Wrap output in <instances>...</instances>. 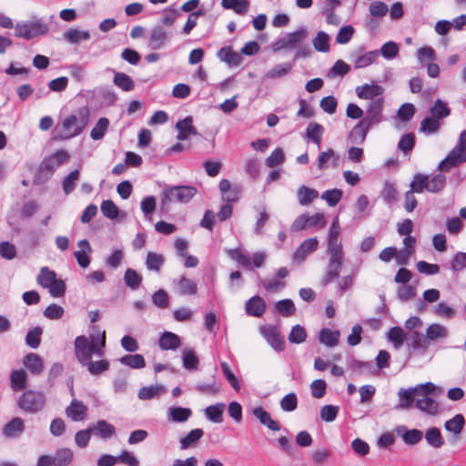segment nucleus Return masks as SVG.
Returning a JSON list of instances; mask_svg holds the SVG:
<instances>
[{
	"label": "nucleus",
	"instance_id": "9d476101",
	"mask_svg": "<svg viewBox=\"0 0 466 466\" xmlns=\"http://www.w3.org/2000/svg\"><path fill=\"white\" fill-rule=\"evenodd\" d=\"M218 58L228 67H237L243 62L240 53L235 52L231 46H223L217 52Z\"/></svg>",
	"mask_w": 466,
	"mask_h": 466
},
{
	"label": "nucleus",
	"instance_id": "e433bc0d",
	"mask_svg": "<svg viewBox=\"0 0 466 466\" xmlns=\"http://www.w3.org/2000/svg\"><path fill=\"white\" fill-rule=\"evenodd\" d=\"M225 408L226 405L223 402L206 407V418L214 423H221Z\"/></svg>",
	"mask_w": 466,
	"mask_h": 466
},
{
	"label": "nucleus",
	"instance_id": "5fc2aeb1",
	"mask_svg": "<svg viewBox=\"0 0 466 466\" xmlns=\"http://www.w3.org/2000/svg\"><path fill=\"white\" fill-rule=\"evenodd\" d=\"M56 279V272L54 270H50L47 267H44L41 268L40 273L37 276V283L43 288H48Z\"/></svg>",
	"mask_w": 466,
	"mask_h": 466
},
{
	"label": "nucleus",
	"instance_id": "8fccbe9b",
	"mask_svg": "<svg viewBox=\"0 0 466 466\" xmlns=\"http://www.w3.org/2000/svg\"><path fill=\"white\" fill-rule=\"evenodd\" d=\"M142 279V276L132 268H127L124 274L125 284L131 289H137L141 285Z\"/></svg>",
	"mask_w": 466,
	"mask_h": 466
},
{
	"label": "nucleus",
	"instance_id": "f03ea898",
	"mask_svg": "<svg viewBox=\"0 0 466 466\" xmlns=\"http://www.w3.org/2000/svg\"><path fill=\"white\" fill-rule=\"evenodd\" d=\"M46 402L44 392L34 390H25L17 400V406L20 410L30 414L40 412Z\"/></svg>",
	"mask_w": 466,
	"mask_h": 466
},
{
	"label": "nucleus",
	"instance_id": "f8f14e48",
	"mask_svg": "<svg viewBox=\"0 0 466 466\" xmlns=\"http://www.w3.org/2000/svg\"><path fill=\"white\" fill-rule=\"evenodd\" d=\"M463 161H466V157H462V153L453 148L449 155L440 162L438 169L441 172H448L451 167L460 166Z\"/></svg>",
	"mask_w": 466,
	"mask_h": 466
},
{
	"label": "nucleus",
	"instance_id": "4c0bfd02",
	"mask_svg": "<svg viewBox=\"0 0 466 466\" xmlns=\"http://www.w3.org/2000/svg\"><path fill=\"white\" fill-rule=\"evenodd\" d=\"M221 5L224 9L233 10L238 15L247 14L249 7L248 0H222Z\"/></svg>",
	"mask_w": 466,
	"mask_h": 466
},
{
	"label": "nucleus",
	"instance_id": "37998d69",
	"mask_svg": "<svg viewBox=\"0 0 466 466\" xmlns=\"http://www.w3.org/2000/svg\"><path fill=\"white\" fill-rule=\"evenodd\" d=\"M431 116L437 120L447 117L451 114V109L445 102L441 99H437L434 105L430 108Z\"/></svg>",
	"mask_w": 466,
	"mask_h": 466
},
{
	"label": "nucleus",
	"instance_id": "2f4dec72",
	"mask_svg": "<svg viewBox=\"0 0 466 466\" xmlns=\"http://www.w3.org/2000/svg\"><path fill=\"white\" fill-rule=\"evenodd\" d=\"M371 127H373L361 118L350 131V137L355 142L362 143L366 139L367 134Z\"/></svg>",
	"mask_w": 466,
	"mask_h": 466
},
{
	"label": "nucleus",
	"instance_id": "774afa93",
	"mask_svg": "<svg viewBox=\"0 0 466 466\" xmlns=\"http://www.w3.org/2000/svg\"><path fill=\"white\" fill-rule=\"evenodd\" d=\"M415 114V106L411 103H404L398 109L397 116L399 119L403 122H409Z\"/></svg>",
	"mask_w": 466,
	"mask_h": 466
},
{
	"label": "nucleus",
	"instance_id": "c756f323",
	"mask_svg": "<svg viewBox=\"0 0 466 466\" xmlns=\"http://www.w3.org/2000/svg\"><path fill=\"white\" fill-rule=\"evenodd\" d=\"M111 70L114 72L113 83L117 87L125 92L132 91L135 88V83L128 75L122 72H116L113 69Z\"/></svg>",
	"mask_w": 466,
	"mask_h": 466
},
{
	"label": "nucleus",
	"instance_id": "b1692460",
	"mask_svg": "<svg viewBox=\"0 0 466 466\" xmlns=\"http://www.w3.org/2000/svg\"><path fill=\"white\" fill-rule=\"evenodd\" d=\"M465 425V419L462 414L458 413L453 418L448 420L444 423V429L452 433L456 440L459 439V435L461 433Z\"/></svg>",
	"mask_w": 466,
	"mask_h": 466
},
{
	"label": "nucleus",
	"instance_id": "72a5a7b5",
	"mask_svg": "<svg viewBox=\"0 0 466 466\" xmlns=\"http://www.w3.org/2000/svg\"><path fill=\"white\" fill-rule=\"evenodd\" d=\"M26 373L24 370H14L10 374V385L13 390L18 391L26 387Z\"/></svg>",
	"mask_w": 466,
	"mask_h": 466
},
{
	"label": "nucleus",
	"instance_id": "4be33fe9",
	"mask_svg": "<svg viewBox=\"0 0 466 466\" xmlns=\"http://www.w3.org/2000/svg\"><path fill=\"white\" fill-rule=\"evenodd\" d=\"M25 367L34 375H38L43 371L44 362L36 353H27L23 360Z\"/></svg>",
	"mask_w": 466,
	"mask_h": 466
},
{
	"label": "nucleus",
	"instance_id": "a878e982",
	"mask_svg": "<svg viewBox=\"0 0 466 466\" xmlns=\"http://www.w3.org/2000/svg\"><path fill=\"white\" fill-rule=\"evenodd\" d=\"M167 37V35L165 29L161 26H155L150 31L148 45L154 50L159 49L164 46Z\"/></svg>",
	"mask_w": 466,
	"mask_h": 466
},
{
	"label": "nucleus",
	"instance_id": "58836bf2",
	"mask_svg": "<svg viewBox=\"0 0 466 466\" xmlns=\"http://www.w3.org/2000/svg\"><path fill=\"white\" fill-rule=\"evenodd\" d=\"M428 341L445 339L448 336L447 329L439 323H433L428 326L425 334Z\"/></svg>",
	"mask_w": 466,
	"mask_h": 466
},
{
	"label": "nucleus",
	"instance_id": "bf43d9fd",
	"mask_svg": "<svg viewBox=\"0 0 466 466\" xmlns=\"http://www.w3.org/2000/svg\"><path fill=\"white\" fill-rule=\"evenodd\" d=\"M43 329L41 327H35L30 329L25 336V343L31 349H36L41 343V335Z\"/></svg>",
	"mask_w": 466,
	"mask_h": 466
},
{
	"label": "nucleus",
	"instance_id": "13d9d810",
	"mask_svg": "<svg viewBox=\"0 0 466 466\" xmlns=\"http://www.w3.org/2000/svg\"><path fill=\"white\" fill-rule=\"evenodd\" d=\"M329 35L323 31H319L313 39L312 44L317 51L325 53L329 50Z\"/></svg>",
	"mask_w": 466,
	"mask_h": 466
},
{
	"label": "nucleus",
	"instance_id": "473e14b6",
	"mask_svg": "<svg viewBox=\"0 0 466 466\" xmlns=\"http://www.w3.org/2000/svg\"><path fill=\"white\" fill-rule=\"evenodd\" d=\"M415 405L417 409L430 415H436L439 413V404L432 398L424 397L418 399Z\"/></svg>",
	"mask_w": 466,
	"mask_h": 466
},
{
	"label": "nucleus",
	"instance_id": "de8ad7c7",
	"mask_svg": "<svg viewBox=\"0 0 466 466\" xmlns=\"http://www.w3.org/2000/svg\"><path fill=\"white\" fill-rule=\"evenodd\" d=\"M164 257L156 252H148L146 258V266L148 270L158 272L164 264Z\"/></svg>",
	"mask_w": 466,
	"mask_h": 466
},
{
	"label": "nucleus",
	"instance_id": "e2e57ef3",
	"mask_svg": "<svg viewBox=\"0 0 466 466\" xmlns=\"http://www.w3.org/2000/svg\"><path fill=\"white\" fill-rule=\"evenodd\" d=\"M446 186V177L442 174H438L428 179L427 190L431 193H438L441 191Z\"/></svg>",
	"mask_w": 466,
	"mask_h": 466
},
{
	"label": "nucleus",
	"instance_id": "69168bd1",
	"mask_svg": "<svg viewBox=\"0 0 466 466\" xmlns=\"http://www.w3.org/2000/svg\"><path fill=\"white\" fill-rule=\"evenodd\" d=\"M327 254L329 257H344L343 247L338 238L328 237Z\"/></svg>",
	"mask_w": 466,
	"mask_h": 466
},
{
	"label": "nucleus",
	"instance_id": "680f3d73",
	"mask_svg": "<svg viewBox=\"0 0 466 466\" xmlns=\"http://www.w3.org/2000/svg\"><path fill=\"white\" fill-rule=\"evenodd\" d=\"M221 370L224 377L230 384V386L237 391H238L241 388L240 382L238 377L234 374L229 365L227 362L221 363Z\"/></svg>",
	"mask_w": 466,
	"mask_h": 466
},
{
	"label": "nucleus",
	"instance_id": "49530a36",
	"mask_svg": "<svg viewBox=\"0 0 466 466\" xmlns=\"http://www.w3.org/2000/svg\"><path fill=\"white\" fill-rule=\"evenodd\" d=\"M292 66L293 65L291 63L278 64L266 73V77L268 79H274L284 76L289 74Z\"/></svg>",
	"mask_w": 466,
	"mask_h": 466
},
{
	"label": "nucleus",
	"instance_id": "9b49d317",
	"mask_svg": "<svg viewBox=\"0 0 466 466\" xmlns=\"http://www.w3.org/2000/svg\"><path fill=\"white\" fill-rule=\"evenodd\" d=\"M86 121L82 119L79 121L75 115H70L63 121V127L67 131L66 138H71L78 136L84 129Z\"/></svg>",
	"mask_w": 466,
	"mask_h": 466
},
{
	"label": "nucleus",
	"instance_id": "ddd939ff",
	"mask_svg": "<svg viewBox=\"0 0 466 466\" xmlns=\"http://www.w3.org/2000/svg\"><path fill=\"white\" fill-rule=\"evenodd\" d=\"M92 433L103 440H108L116 434V428L113 424L105 420H99L90 426Z\"/></svg>",
	"mask_w": 466,
	"mask_h": 466
},
{
	"label": "nucleus",
	"instance_id": "39448f33",
	"mask_svg": "<svg viewBox=\"0 0 466 466\" xmlns=\"http://www.w3.org/2000/svg\"><path fill=\"white\" fill-rule=\"evenodd\" d=\"M309 33L306 27H301L299 30L288 33L284 36L279 38L272 45L274 52L280 51L287 48H297L308 37Z\"/></svg>",
	"mask_w": 466,
	"mask_h": 466
},
{
	"label": "nucleus",
	"instance_id": "f257e3e1",
	"mask_svg": "<svg viewBox=\"0 0 466 466\" xmlns=\"http://www.w3.org/2000/svg\"><path fill=\"white\" fill-rule=\"evenodd\" d=\"M92 329L97 330V334H91L89 338L84 335L77 336L74 341V350L78 363L86 367L91 375L99 376L109 370L110 363L106 359L94 361L92 356H104L106 332H100L96 325H94Z\"/></svg>",
	"mask_w": 466,
	"mask_h": 466
},
{
	"label": "nucleus",
	"instance_id": "3c124183",
	"mask_svg": "<svg viewBox=\"0 0 466 466\" xmlns=\"http://www.w3.org/2000/svg\"><path fill=\"white\" fill-rule=\"evenodd\" d=\"M183 367L186 370H196L198 365V358L191 349H185L182 352Z\"/></svg>",
	"mask_w": 466,
	"mask_h": 466
},
{
	"label": "nucleus",
	"instance_id": "1a4fd4ad",
	"mask_svg": "<svg viewBox=\"0 0 466 466\" xmlns=\"http://www.w3.org/2000/svg\"><path fill=\"white\" fill-rule=\"evenodd\" d=\"M318 246L319 241L317 238L304 240L293 253V260L299 264L302 263L310 253L318 248Z\"/></svg>",
	"mask_w": 466,
	"mask_h": 466
},
{
	"label": "nucleus",
	"instance_id": "0e129e2a",
	"mask_svg": "<svg viewBox=\"0 0 466 466\" xmlns=\"http://www.w3.org/2000/svg\"><path fill=\"white\" fill-rule=\"evenodd\" d=\"M306 329L299 324L293 326L289 335V342L294 344H300L304 342L306 340Z\"/></svg>",
	"mask_w": 466,
	"mask_h": 466
},
{
	"label": "nucleus",
	"instance_id": "c9c22d12",
	"mask_svg": "<svg viewBox=\"0 0 466 466\" xmlns=\"http://www.w3.org/2000/svg\"><path fill=\"white\" fill-rule=\"evenodd\" d=\"M192 414L189 408L172 406L168 409V419L173 422H185Z\"/></svg>",
	"mask_w": 466,
	"mask_h": 466
},
{
	"label": "nucleus",
	"instance_id": "f3484780",
	"mask_svg": "<svg viewBox=\"0 0 466 466\" xmlns=\"http://www.w3.org/2000/svg\"><path fill=\"white\" fill-rule=\"evenodd\" d=\"M25 431V422L20 417H15L5 424L3 434L6 438H16Z\"/></svg>",
	"mask_w": 466,
	"mask_h": 466
},
{
	"label": "nucleus",
	"instance_id": "79ce46f5",
	"mask_svg": "<svg viewBox=\"0 0 466 466\" xmlns=\"http://www.w3.org/2000/svg\"><path fill=\"white\" fill-rule=\"evenodd\" d=\"M119 362L131 369H142L146 366V361L141 354H127L119 359Z\"/></svg>",
	"mask_w": 466,
	"mask_h": 466
},
{
	"label": "nucleus",
	"instance_id": "423d86ee",
	"mask_svg": "<svg viewBox=\"0 0 466 466\" xmlns=\"http://www.w3.org/2000/svg\"><path fill=\"white\" fill-rule=\"evenodd\" d=\"M384 108V99L378 97L370 101L366 108V116L362 117L370 126L374 127L383 120L382 111Z\"/></svg>",
	"mask_w": 466,
	"mask_h": 466
},
{
	"label": "nucleus",
	"instance_id": "6e6d98bb",
	"mask_svg": "<svg viewBox=\"0 0 466 466\" xmlns=\"http://www.w3.org/2000/svg\"><path fill=\"white\" fill-rule=\"evenodd\" d=\"M406 338L403 329L399 326L392 327L388 332V339L393 343L395 348H400Z\"/></svg>",
	"mask_w": 466,
	"mask_h": 466
},
{
	"label": "nucleus",
	"instance_id": "a18cd8bd",
	"mask_svg": "<svg viewBox=\"0 0 466 466\" xmlns=\"http://www.w3.org/2000/svg\"><path fill=\"white\" fill-rule=\"evenodd\" d=\"M108 126L109 120L106 117H100L90 132L91 138L95 141L102 139L105 137Z\"/></svg>",
	"mask_w": 466,
	"mask_h": 466
},
{
	"label": "nucleus",
	"instance_id": "603ef678",
	"mask_svg": "<svg viewBox=\"0 0 466 466\" xmlns=\"http://www.w3.org/2000/svg\"><path fill=\"white\" fill-rule=\"evenodd\" d=\"M440 129V122L432 116H426L422 119L420 126L421 133L431 135L437 133Z\"/></svg>",
	"mask_w": 466,
	"mask_h": 466
},
{
	"label": "nucleus",
	"instance_id": "7c9ffc66",
	"mask_svg": "<svg viewBox=\"0 0 466 466\" xmlns=\"http://www.w3.org/2000/svg\"><path fill=\"white\" fill-rule=\"evenodd\" d=\"M323 133L324 127L320 124L317 122H310L307 127L305 137L311 140L313 143L318 145V147H319L321 144Z\"/></svg>",
	"mask_w": 466,
	"mask_h": 466
},
{
	"label": "nucleus",
	"instance_id": "5701e85b",
	"mask_svg": "<svg viewBox=\"0 0 466 466\" xmlns=\"http://www.w3.org/2000/svg\"><path fill=\"white\" fill-rule=\"evenodd\" d=\"M253 415L259 420V422L270 431H278L280 430L279 422L274 420L270 414L265 410L262 407H257L253 410Z\"/></svg>",
	"mask_w": 466,
	"mask_h": 466
},
{
	"label": "nucleus",
	"instance_id": "a19ab883",
	"mask_svg": "<svg viewBox=\"0 0 466 466\" xmlns=\"http://www.w3.org/2000/svg\"><path fill=\"white\" fill-rule=\"evenodd\" d=\"M425 440L430 446L435 449H439L444 444L441 431L436 427L429 428L426 431Z\"/></svg>",
	"mask_w": 466,
	"mask_h": 466
},
{
	"label": "nucleus",
	"instance_id": "c85d7f7f",
	"mask_svg": "<svg viewBox=\"0 0 466 466\" xmlns=\"http://www.w3.org/2000/svg\"><path fill=\"white\" fill-rule=\"evenodd\" d=\"M414 394H418V387L409 388L408 390L400 389L398 392L400 399L396 409H408L414 402Z\"/></svg>",
	"mask_w": 466,
	"mask_h": 466
},
{
	"label": "nucleus",
	"instance_id": "4d7b16f0",
	"mask_svg": "<svg viewBox=\"0 0 466 466\" xmlns=\"http://www.w3.org/2000/svg\"><path fill=\"white\" fill-rule=\"evenodd\" d=\"M100 209L102 214L109 219H116L118 217L119 209L111 199L103 200Z\"/></svg>",
	"mask_w": 466,
	"mask_h": 466
},
{
	"label": "nucleus",
	"instance_id": "2eb2a0df",
	"mask_svg": "<svg viewBox=\"0 0 466 466\" xmlns=\"http://www.w3.org/2000/svg\"><path fill=\"white\" fill-rule=\"evenodd\" d=\"M87 407L81 401L73 400L66 409V414L73 421L84 420L86 416Z\"/></svg>",
	"mask_w": 466,
	"mask_h": 466
},
{
	"label": "nucleus",
	"instance_id": "4468645a",
	"mask_svg": "<svg viewBox=\"0 0 466 466\" xmlns=\"http://www.w3.org/2000/svg\"><path fill=\"white\" fill-rule=\"evenodd\" d=\"M384 92V88L377 84L369 85L364 84L363 86L356 87V94L361 99L373 100L380 97Z\"/></svg>",
	"mask_w": 466,
	"mask_h": 466
},
{
	"label": "nucleus",
	"instance_id": "dca6fc26",
	"mask_svg": "<svg viewBox=\"0 0 466 466\" xmlns=\"http://www.w3.org/2000/svg\"><path fill=\"white\" fill-rule=\"evenodd\" d=\"M176 128L177 129V138L180 141L186 140L189 135L197 134V129L193 126V118L191 116H187L184 119L177 121Z\"/></svg>",
	"mask_w": 466,
	"mask_h": 466
},
{
	"label": "nucleus",
	"instance_id": "052dcab7",
	"mask_svg": "<svg viewBox=\"0 0 466 466\" xmlns=\"http://www.w3.org/2000/svg\"><path fill=\"white\" fill-rule=\"evenodd\" d=\"M275 307L283 317H290L296 312V307L289 299L279 300Z\"/></svg>",
	"mask_w": 466,
	"mask_h": 466
},
{
	"label": "nucleus",
	"instance_id": "ea45409f",
	"mask_svg": "<svg viewBox=\"0 0 466 466\" xmlns=\"http://www.w3.org/2000/svg\"><path fill=\"white\" fill-rule=\"evenodd\" d=\"M177 291L180 295H194L197 293V283L185 276H181L177 281Z\"/></svg>",
	"mask_w": 466,
	"mask_h": 466
},
{
	"label": "nucleus",
	"instance_id": "393cba45",
	"mask_svg": "<svg viewBox=\"0 0 466 466\" xmlns=\"http://www.w3.org/2000/svg\"><path fill=\"white\" fill-rule=\"evenodd\" d=\"M167 392V389L162 384H156L142 387L138 391V398L142 400H147L154 398H158L160 395Z\"/></svg>",
	"mask_w": 466,
	"mask_h": 466
},
{
	"label": "nucleus",
	"instance_id": "aec40b11",
	"mask_svg": "<svg viewBox=\"0 0 466 466\" xmlns=\"http://www.w3.org/2000/svg\"><path fill=\"white\" fill-rule=\"evenodd\" d=\"M245 309L248 315L261 317L266 310V303L261 297L256 295L246 302Z\"/></svg>",
	"mask_w": 466,
	"mask_h": 466
},
{
	"label": "nucleus",
	"instance_id": "7ed1b4c3",
	"mask_svg": "<svg viewBox=\"0 0 466 466\" xmlns=\"http://www.w3.org/2000/svg\"><path fill=\"white\" fill-rule=\"evenodd\" d=\"M197 193V189L190 186L167 187L162 191L161 209L171 202H188Z\"/></svg>",
	"mask_w": 466,
	"mask_h": 466
},
{
	"label": "nucleus",
	"instance_id": "338daca9",
	"mask_svg": "<svg viewBox=\"0 0 466 466\" xmlns=\"http://www.w3.org/2000/svg\"><path fill=\"white\" fill-rule=\"evenodd\" d=\"M339 411V407L335 405H324L319 411L320 419L326 422H331L336 420Z\"/></svg>",
	"mask_w": 466,
	"mask_h": 466
},
{
	"label": "nucleus",
	"instance_id": "20e7f679",
	"mask_svg": "<svg viewBox=\"0 0 466 466\" xmlns=\"http://www.w3.org/2000/svg\"><path fill=\"white\" fill-rule=\"evenodd\" d=\"M15 36L30 40L39 35H44L48 32L47 24L42 19L34 21L18 22L15 26Z\"/></svg>",
	"mask_w": 466,
	"mask_h": 466
},
{
	"label": "nucleus",
	"instance_id": "6e6552de",
	"mask_svg": "<svg viewBox=\"0 0 466 466\" xmlns=\"http://www.w3.org/2000/svg\"><path fill=\"white\" fill-rule=\"evenodd\" d=\"M260 332L268 343L278 352L285 350V339L275 326L261 327Z\"/></svg>",
	"mask_w": 466,
	"mask_h": 466
},
{
	"label": "nucleus",
	"instance_id": "6ab92c4d",
	"mask_svg": "<svg viewBox=\"0 0 466 466\" xmlns=\"http://www.w3.org/2000/svg\"><path fill=\"white\" fill-rule=\"evenodd\" d=\"M78 246L81 248V250H77L74 252V257L76 258L78 265L86 268L90 264V258L88 254L92 253V248L90 246V243L87 239H82L78 242Z\"/></svg>",
	"mask_w": 466,
	"mask_h": 466
},
{
	"label": "nucleus",
	"instance_id": "a211bd4d",
	"mask_svg": "<svg viewBox=\"0 0 466 466\" xmlns=\"http://www.w3.org/2000/svg\"><path fill=\"white\" fill-rule=\"evenodd\" d=\"M408 344L413 351L424 353L427 351L430 346L426 336H423L419 331H411L408 336Z\"/></svg>",
	"mask_w": 466,
	"mask_h": 466
},
{
	"label": "nucleus",
	"instance_id": "412c9836",
	"mask_svg": "<svg viewBox=\"0 0 466 466\" xmlns=\"http://www.w3.org/2000/svg\"><path fill=\"white\" fill-rule=\"evenodd\" d=\"M158 344L163 350H177L180 344V337L171 331H164L158 339Z\"/></svg>",
	"mask_w": 466,
	"mask_h": 466
},
{
	"label": "nucleus",
	"instance_id": "864d4df0",
	"mask_svg": "<svg viewBox=\"0 0 466 466\" xmlns=\"http://www.w3.org/2000/svg\"><path fill=\"white\" fill-rule=\"evenodd\" d=\"M349 367L357 374L361 375L372 371L373 363L371 361H362L356 359L349 360Z\"/></svg>",
	"mask_w": 466,
	"mask_h": 466
},
{
	"label": "nucleus",
	"instance_id": "bb28decb",
	"mask_svg": "<svg viewBox=\"0 0 466 466\" xmlns=\"http://www.w3.org/2000/svg\"><path fill=\"white\" fill-rule=\"evenodd\" d=\"M340 333L339 330H331L328 328H323L319 332V340L321 344L332 348L339 344Z\"/></svg>",
	"mask_w": 466,
	"mask_h": 466
},
{
	"label": "nucleus",
	"instance_id": "09e8293b",
	"mask_svg": "<svg viewBox=\"0 0 466 466\" xmlns=\"http://www.w3.org/2000/svg\"><path fill=\"white\" fill-rule=\"evenodd\" d=\"M78 169L72 170L62 181L63 191L66 195L72 193L76 187V182L79 179Z\"/></svg>",
	"mask_w": 466,
	"mask_h": 466
},
{
	"label": "nucleus",
	"instance_id": "c03bdc74",
	"mask_svg": "<svg viewBox=\"0 0 466 466\" xmlns=\"http://www.w3.org/2000/svg\"><path fill=\"white\" fill-rule=\"evenodd\" d=\"M319 193L317 190L301 186L298 190L299 202L302 206L310 204L314 198H317Z\"/></svg>",
	"mask_w": 466,
	"mask_h": 466
},
{
	"label": "nucleus",
	"instance_id": "0eeeda50",
	"mask_svg": "<svg viewBox=\"0 0 466 466\" xmlns=\"http://www.w3.org/2000/svg\"><path fill=\"white\" fill-rule=\"evenodd\" d=\"M344 257H329L326 272L321 279V285L328 286L339 277L342 268Z\"/></svg>",
	"mask_w": 466,
	"mask_h": 466
},
{
	"label": "nucleus",
	"instance_id": "cd10ccee",
	"mask_svg": "<svg viewBox=\"0 0 466 466\" xmlns=\"http://www.w3.org/2000/svg\"><path fill=\"white\" fill-rule=\"evenodd\" d=\"M397 431L403 441L408 445H415L423 438L422 431L417 429L408 430L405 427H401L399 428Z\"/></svg>",
	"mask_w": 466,
	"mask_h": 466
},
{
	"label": "nucleus",
	"instance_id": "f704fd0d",
	"mask_svg": "<svg viewBox=\"0 0 466 466\" xmlns=\"http://www.w3.org/2000/svg\"><path fill=\"white\" fill-rule=\"evenodd\" d=\"M73 458L74 453L69 448L57 449L53 456L54 466H68Z\"/></svg>",
	"mask_w": 466,
	"mask_h": 466
}]
</instances>
